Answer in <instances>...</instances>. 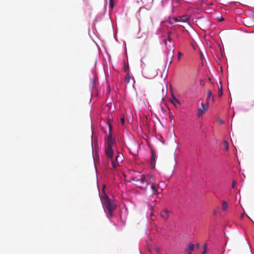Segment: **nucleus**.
Listing matches in <instances>:
<instances>
[{
    "label": "nucleus",
    "mask_w": 254,
    "mask_h": 254,
    "mask_svg": "<svg viewBox=\"0 0 254 254\" xmlns=\"http://www.w3.org/2000/svg\"><path fill=\"white\" fill-rule=\"evenodd\" d=\"M101 201L103 205L108 212L109 215L108 216L112 217L113 215V211L117 207L116 204L106 194L102 196Z\"/></svg>",
    "instance_id": "nucleus-1"
},
{
    "label": "nucleus",
    "mask_w": 254,
    "mask_h": 254,
    "mask_svg": "<svg viewBox=\"0 0 254 254\" xmlns=\"http://www.w3.org/2000/svg\"><path fill=\"white\" fill-rule=\"evenodd\" d=\"M133 180L135 182V185L142 190L146 189L149 185V175L142 176L140 179L134 178Z\"/></svg>",
    "instance_id": "nucleus-2"
},
{
    "label": "nucleus",
    "mask_w": 254,
    "mask_h": 254,
    "mask_svg": "<svg viewBox=\"0 0 254 254\" xmlns=\"http://www.w3.org/2000/svg\"><path fill=\"white\" fill-rule=\"evenodd\" d=\"M148 182L149 185H150L152 189L153 194L155 195L159 193L158 191L159 185L156 182L155 177L153 175H149Z\"/></svg>",
    "instance_id": "nucleus-3"
},
{
    "label": "nucleus",
    "mask_w": 254,
    "mask_h": 254,
    "mask_svg": "<svg viewBox=\"0 0 254 254\" xmlns=\"http://www.w3.org/2000/svg\"><path fill=\"white\" fill-rule=\"evenodd\" d=\"M123 155L118 152L115 157V160H113L112 161V166L114 169H116L118 166L119 165V163L122 162L123 160Z\"/></svg>",
    "instance_id": "nucleus-4"
},
{
    "label": "nucleus",
    "mask_w": 254,
    "mask_h": 254,
    "mask_svg": "<svg viewBox=\"0 0 254 254\" xmlns=\"http://www.w3.org/2000/svg\"><path fill=\"white\" fill-rule=\"evenodd\" d=\"M105 153L108 158L110 159L113 158L114 155V151L112 147H106Z\"/></svg>",
    "instance_id": "nucleus-5"
},
{
    "label": "nucleus",
    "mask_w": 254,
    "mask_h": 254,
    "mask_svg": "<svg viewBox=\"0 0 254 254\" xmlns=\"http://www.w3.org/2000/svg\"><path fill=\"white\" fill-rule=\"evenodd\" d=\"M208 108V105L206 104H202V107L199 108L197 109V116L199 117L201 116L207 110Z\"/></svg>",
    "instance_id": "nucleus-6"
},
{
    "label": "nucleus",
    "mask_w": 254,
    "mask_h": 254,
    "mask_svg": "<svg viewBox=\"0 0 254 254\" xmlns=\"http://www.w3.org/2000/svg\"><path fill=\"white\" fill-rule=\"evenodd\" d=\"M151 160H150V165L153 167L154 168L155 165V161H156V153L155 150H151Z\"/></svg>",
    "instance_id": "nucleus-7"
},
{
    "label": "nucleus",
    "mask_w": 254,
    "mask_h": 254,
    "mask_svg": "<svg viewBox=\"0 0 254 254\" xmlns=\"http://www.w3.org/2000/svg\"><path fill=\"white\" fill-rule=\"evenodd\" d=\"M194 245L191 243H189L187 248L185 250V252L187 253L186 254H191L193 251Z\"/></svg>",
    "instance_id": "nucleus-8"
},
{
    "label": "nucleus",
    "mask_w": 254,
    "mask_h": 254,
    "mask_svg": "<svg viewBox=\"0 0 254 254\" xmlns=\"http://www.w3.org/2000/svg\"><path fill=\"white\" fill-rule=\"evenodd\" d=\"M171 212L169 210L164 209L161 212L160 215L162 218L167 220L169 217V214Z\"/></svg>",
    "instance_id": "nucleus-9"
},
{
    "label": "nucleus",
    "mask_w": 254,
    "mask_h": 254,
    "mask_svg": "<svg viewBox=\"0 0 254 254\" xmlns=\"http://www.w3.org/2000/svg\"><path fill=\"white\" fill-rule=\"evenodd\" d=\"M188 19V18L186 16H183L182 17H179V18H178V17H174L173 18L174 22H177V21H179L185 22ZM170 23H173V22H171Z\"/></svg>",
    "instance_id": "nucleus-10"
},
{
    "label": "nucleus",
    "mask_w": 254,
    "mask_h": 254,
    "mask_svg": "<svg viewBox=\"0 0 254 254\" xmlns=\"http://www.w3.org/2000/svg\"><path fill=\"white\" fill-rule=\"evenodd\" d=\"M183 0H172V3L174 7H178L181 4Z\"/></svg>",
    "instance_id": "nucleus-11"
},
{
    "label": "nucleus",
    "mask_w": 254,
    "mask_h": 254,
    "mask_svg": "<svg viewBox=\"0 0 254 254\" xmlns=\"http://www.w3.org/2000/svg\"><path fill=\"white\" fill-rule=\"evenodd\" d=\"M116 144L115 139L112 140H107L106 147H112Z\"/></svg>",
    "instance_id": "nucleus-12"
},
{
    "label": "nucleus",
    "mask_w": 254,
    "mask_h": 254,
    "mask_svg": "<svg viewBox=\"0 0 254 254\" xmlns=\"http://www.w3.org/2000/svg\"><path fill=\"white\" fill-rule=\"evenodd\" d=\"M174 101L176 102L178 104H180V101L177 99L174 95H172V99H171V103L175 106Z\"/></svg>",
    "instance_id": "nucleus-13"
},
{
    "label": "nucleus",
    "mask_w": 254,
    "mask_h": 254,
    "mask_svg": "<svg viewBox=\"0 0 254 254\" xmlns=\"http://www.w3.org/2000/svg\"><path fill=\"white\" fill-rule=\"evenodd\" d=\"M109 130H110V132H109V134L108 136V137H107V140H113L114 139L113 137H112V132H111V127L110 125H109Z\"/></svg>",
    "instance_id": "nucleus-14"
},
{
    "label": "nucleus",
    "mask_w": 254,
    "mask_h": 254,
    "mask_svg": "<svg viewBox=\"0 0 254 254\" xmlns=\"http://www.w3.org/2000/svg\"><path fill=\"white\" fill-rule=\"evenodd\" d=\"M131 77L130 76V74L129 73V72H128L126 76L125 80L127 83H129L130 82Z\"/></svg>",
    "instance_id": "nucleus-15"
},
{
    "label": "nucleus",
    "mask_w": 254,
    "mask_h": 254,
    "mask_svg": "<svg viewBox=\"0 0 254 254\" xmlns=\"http://www.w3.org/2000/svg\"><path fill=\"white\" fill-rule=\"evenodd\" d=\"M227 207H228L227 203L226 201H223L222 202V209L225 211L227 209Z\"/></svg>",
    "instance_id": "nucleus-16"
},
{
    "label": "nucleus",
    "mask_w": 254,
    "mask_h": 254,
    "mask_svg": "<svg viewBox=\"0 0 254 254\" xmlns=\"http://www.w3.org/2000/svg\"><path fill=\"white\" fill-rule=\"evenodd\" d=\"M223 143H224V146L225 149L226 150H228V149H229V143H228V142L226 140H224L223 141Z\"/></svg>",
    "instance_id": "nucleus-17"
},
{
    "label": "nucleus",
    "mask_w": 254,
    "mask_h": 254,
    "mask_svg": "<svg viewBox=\"0 0 254 254\" xmlns=\"http://www.w3.org/2000/svg\"><path fill=\"white\" fill-rule=\"evenodd\" d=\"M114 6V0H109V6L113 9Z\"/></svg>",
    "instance_id": "nucleus-18"
},
{
    "label": "nucleus",
    "mask_w": 254,
    "mask_h": 254,
    "mask_svg": "<svg viewBox=\"0 0 254 254\" xmlns=\"http://www.w3.org/2000/svg\"><path fill=\"white\" fill-rule=\"evenodd\" d=\"M120 121H121V123L122 125L124 126V124H125V117L124 116H123L121 118Z\"/></svg>",
    "instance_id": "nucleus-19"
},
{
    "label": "nucleus",
    "mask_w": 254,
    "mask_h": 254,
    "mask_svg": "<svg viewBox=\"0 0 254 254\" xmlns=\"http://www.w3.org/2000/svg\"><path fill=\"white\" fill-rule=\"evenodd\" d=\"M223 94V91H222V87L221 86V87L219 89L218 91V95L219 96H221Z\"/></svg>",
    "instance_id": "nucleus-20"
},
{
    "label": "nucleus",
    "mask_w": 254,
    "mask_h": 254,
    "mask_svg": "<svg viewBox=\"0 0 254 254\" xmlns=\"http://www.w3.org/2000/svg\"><path fill=\"white\" fill-rule=\"evenodd\" d=\"M211 95H212L211 92L210 90L208 91L207 99L208 100L211 97Z\"/></svg>",
    "instance_id": "nucleus-21"
},
{
    "label": "nucleus",
    "mask_w": 254,
    "mask_h": 254,
    "mask_svg": "<svg viewBox=\"0 0 254 254\" xmlns=\"http://www.w3.org/2000/svg\"><path fill=\"white\" fill-rule=\"evenodd\" d=\"M183 54L181 52H178V59L179 60L181 59V57L182 56Z\"/></svg>",
    "instance_id": "nucleus-22"
},
{
    "label": "nucleus",
    "mask_w": 254,
    "mask_h": 254,
    "mask_svg": "<svg viewBox=\"0 0 254 254\" xmlns=\"http://www.w3.org/2000/svg\"><path fill=\"white\" fill-rule=\"evenodd\" d=\"M124 70L126 72H128V66H127L126 65H124Z\"/></svg>",
    "instance_id": "nucleus-23"
},
{
    "label": "nucleus",
    "mask_w": 254,
    "mask_h": 254,
    "mask_svg": "<svg viewBox=\"0 0 254 254\" xmlns=\"http://www.w3.org/2000/svg\"><path fill=\"white\" fill-rule=\"evenodd\" d=\"M169 118L171 119V122H172V120H174V116L171 113H169Z\"/></svg>",
    "instance_id": "nucleus-24"
},
{
    "label": "nucleus",
    "mask_w": 254,
    "mask_h": 254,
    "mask_svg": "<svg viewBox=\"0 0 254 254\" xmlns=\"http://www.w3.org/2000/svg\"><path fill=\"white\" fill-rule=\"evenodd\" d=\"M237 184V182L235 180L233 181L232 187L234 188L235 187L236 185Z\"/></svg>",
    "instance_id": "nucleus-25"
},
{
    "label": "nucleus",
    "mask_w": 254,
    "mask_h": 254,
    "mask_svg": "<svg viewBox=\"0 0 254 254\" xmlns=\"http://www.w3.org/2000/svg\"><path fill=\"white\" fill-rule=\"evenodd\" d=\"M172 58H171V60L170 61V64H171L172 63V62H173V58L174 57V50H173L172 51Z\"/></svg>",
    "instance_id": "nucleus-26"
},
{
    "label": "nucleus",
    "mask_w": 254,
    "mask_h": 254,
    "mask_svg": "<svg viewBox=\"0 0 254 254\" xmlns=\"http://www.w3.org/2000/svg\"><path fill=\"white\" fill-rule=\"evenodd\" d=\"M207 245L206 243L204 244V246H203V248L204 249H206L207 250Z\"/></svg>",
    "instance_id": "nucleus-27"
},
{
    "label": "nucleus",
    "mask_w": 254,
    "mask_h": 254,
    "mask_svg": "<svg viewBox=\"0 0 254 254\" xmlns=\"http://www.w3.org/2000/svg\"><path fill=\"white\" fill-rule=\"evenodd\" d=\"M196 247L197 249H199L200 248V244H199V243L197 244Z\"/></svg>",
    "instance_id": "nucleus-28"
},
{
    "label": "nucleus",
    "mask_w": 254,
    "mask_h": 254,
    "mask_svg": "<svg viewBox=\"0 0 254 254\" xmlns=\"http://www.w3.org/2000/svg\"><path fill=\"white\" fill-rule=\"evenodd\" d=\"M218 123H219V124H223V123H224V122H223L222 121H221V120H218Z\"/></svg>",
    "instance_id": "nucleus-29"
},
{
    "label": "nucleus",
    "mask_w": 254,
    "mask_h": 254,
    "mask_svg": "<svg viewBox=\"0 0 254 254\" xmlns=\"http://www.w3.org/2000/svg\"><path fill=\"white\" fill-rule=\"evenodd\" d=\"M206 253V250L204 249L203 251L202 252V254H205Z\"/></svg>",
    "instance_id": "nucleus-30"
},
{
    "label": "nucleus",
    "mask_w": 254,
    "mask_h": 254,
    "mask_svg": "<svg viewBox=\"0 0 254 254\" xmlns=\"http://www.w3.org/2000/svg\"><path fill=\"white\" fill-rule=\"evenodd\" d=\"M218 20L219 21H222L223 20V18L222 16H221V17L220 18H218Z\"/></svg>",
    "instance_id": "nucleus-31"
},
{
    "label": "nucleus",
    "mask_w": 254,
    "mask_h": 254,
    "mask_svg": "<svg viewBox=\"0 0 254 254\" xmlns=\"http://www.w3.org/2000/svg\"><path fill=\"white\" fill-rule=\"evenodd\" d=\"M244 216H245V214L244 213L242 214L241 215V218H243L244 217Z\"/></svg>",
    "instance_id": "nucleus-32"
},
{
    "label": "nucleus",
    "mask_w": 254,
    "mask_h": 254,
    "mask_svg": "<svg viewBox=\"0 0 254 254\" xmlns=\"http://www.w3.org/2000/svg\"><path fill=\"white\" fill-rule=\"evenodd\" d=\"M164 43H165V45H166V44H167V40H166V39H165V40H164Z\"/></svg>",
    "instance_id": "nucleus-33"
},
{
    "label": "nucleus",
    "mask_w": 254,
    "mask_h": 254,
    "mask_svg": "<svg viewBox=\"0 0 254 254\" xmlns=\"http://www.w3.org/2000/svg\"><path fill=\"white\" fill-rule=\"evenodd\" d=\"M213 214H214V215H215V214H216V211H214L213 212Z\"/></svg>",
    "instance_id": "nucleus-34"
},
{
    "label": "nucleus",
    "mask_w": 254,
    "mask_h": 254,
    "mask_svg": "<svg viewBox=\"0 0 254 254\" xmlns=\"http://www.w3.org/2000/svg\"><path fill=\"white\" fill-rule=\"evenodd\" d=\"M169 40L171 41V39H170V38H169Z\"/></svg>",
    "instance_id": "nucleus-35"
}]
</instances>
